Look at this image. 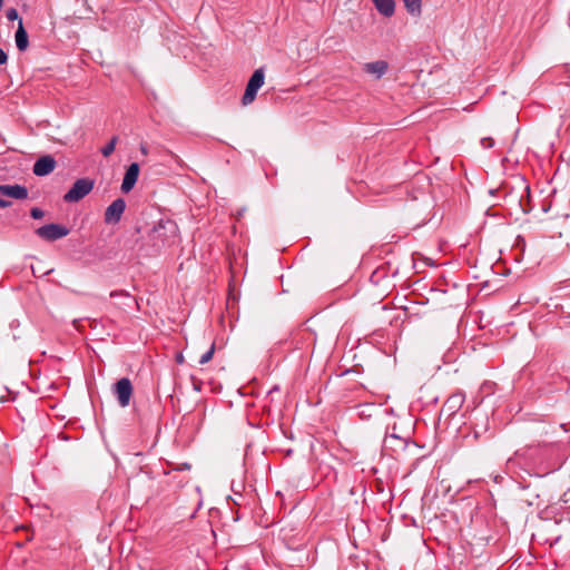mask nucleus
Segmentation results:
<instances>
[{"label":"nucleus","instance_id":"obj_15","mask_svg":"<svg viewBox=\"0 0 570 570\" xmlns=\"http://www.w3.org/2000/svg\"><path fill=\"white\" fill-rule=\"evenodd\" d=\"M117 142H118V137L114 136L110 139V141L101 149V154L105 157H109L115 151Z\"/></svg>","mask_w":570,"mask_h":570},{"label":"nucleus","instance_id":"obj_13","mask_svg":"<svg viewBox=\"0 0 570 570\" xmlns=\"http://www.w3.org/2000/svg\"><path fill=\"white\" fill-rule=\"evenodd\" d=\"M375 8L385 17H391L395 11L394 0H373Z\"/></svg>","mask_w":570,"mask_h":570},{"label":"nucleus","instance_id":"obj_2","mask_svg":"<svg viewBox=\"0 0 570 570\" xmlns=\"http://www.w3.org/2000/svg\"><path fill=\"white\" fill-rule=\"evenodd\" d=\"M94 180L90 178L77 179L72 187L65 194L66 203H77L86 197L94 189Z\"/></svg>","mask_w":570,"mask_h":570},{"label":"nucleus","instance_id":"obj_9","mask_svg":"<svg viewBox=\"0 0 570 570\" xmlns=\"http://www.w3.org/2000/svg\"><path fill=\"white\" fill-rule=\"evenodd\" d=\"M138 176L139 165L137 163H132L125 173L121 184V191L125 194L129 193L137 183Z\"/></svg>","mask_w":570,"mask_h":570},{"label":"nucleus","instance_id":"obj_22","mask_svg":"<svg viewBox=\"0 0 570 570\" xmlns=\"http://www.w3.org/2000/svg\"><path fill=\"white\" fill-rule=\"evenodd\" d=\"M7 18L10 21L19 19L18 11L14 8H11L7 11Z\"/></svg>","mask_w":570,"mask_h":570},{"label":"nucleus","instance_id":"obj_20","mask_svg":"<svg viewBox=\"0 0 570 570\" xmlns=\"http://www.w3.org/2000/svg\"><path fill=\"white\" fill-rule=\"evenodd\" d=\"M481 146L483 148H492L494 146V140L491 137H485L481 139Z\"/></svg>","mask_w":570,"mask_h":570},{"label":"nucleus","instance_id":"obj_5","mask_svg":"<svg viewBox=\"0 0 570 570\" xmlns=\"http://www.w3.org/2000/svg\"><path fill=\"white\" fill-rule=\"evenodd\" d=\"M36 234L48 242H55L60 239L69 234V229L59 224H47L39 227L36 230Z\"/></svg>","mask_w":570,"mask_h":570},{"label":"nucleus","instance_id":"obj_1","mask_svg":"<svg viewBox=\"0 0 570 570\" xmlns=\"http://www.w3.org/2000/svg\"><path fill=\"white\" fill-rule=\"evenodd\" d=\"M178 237V226L171 219H160L148 233V239L151 243L153 254L161 248L175 244Z\"/></svg>","mask_w":570,"mask_h":570},{"label":"nucleus","instance_id":"obj_24","mask_svg":"<svg viewBox=\"0 0 570 570\" xmlns=\"http://www.w3.org/2000/svg\"><path fill=\"white\" fill-rule=\"evenodd\" d=\"M11 206V202L10 200H6L3 198H0V208H6V207H9Z\"/></svg>","mask_w":570,"mask_h":570},{"label":"nucleus","instance_id":"obj_19","mask_svg":"<svg viewBox=\"0 0 570 570\" xmlns=\"http://www.w3.org/2000/svg\"><path fill=\"white\" fill-rule=\"evenodd\" d=\"M118 296H124L126 298L135 301V298H132L129 293H127L126 291H122V289H120V291H112L110 293V297H118Z\"/></svg>","mask_w":570,"mask_h":570},{"label":"nucleus","instance_id":"obj_4","mask_svg":"<svg viewBox=\"0 0 570 570\" xmlns=\"http://www.w3.org/2000/svg\"><path fill=\"white\" fill-rule=\"evenodd\" d=\"M112 392L121 407L128 406L134 392L131 381L128 377L118 380L114 384Z\"/></svg>","mask_w":570,"mask_h":570},{"label":"nucleus","instance_id":"obj_23","mask_svg":"<svg viewBox=\"0 0 570 570\" xmlns=\"http://www.w3.org/2000/svg\"><path fill=\"white\" fill-rule=\"evenodd\" d=\"M8 60V56L3 49L0 48V65H4Z\"/></svg>","mask_w":570,"mask_h":570},{"label":"nucleus","instance_id":"obj_17","mask_svg":"<svg viewBox=\"0 0 570 570\" xmlns=\"http://www.w3.org/2000/svg\"><path fill=\"white\" fill-rule=\"evenodd\" d=\"M384 276H385L384 268H383V267H381V268L375 269V271L372 273V275H371V281H372L373 283L377 284V283L380 282V279H381L382 277H384Z\"/></svg>","mask_w":570,"mask_h":570},{"label":"nucleus","instance_id":"obj_18","mask_svg":"<svg viewBox=\"0 0 570 570\" xmlns=\"http://www.w3.org/2000/svg\"><path fill=\"white\" fill-rule=\"evenodd\" d=\"M30 215L32 218L35 219H41L43 216H45V213L42 209L38 208V207H33L31 210H30Z\"/></svg>","mask_w":570,"mask_h":570},{"label":"nucleus","instance_id":"obj_11","mask_svg":"<svg viewBox=\"0 0 570 570\" xmlns=\"http://www.w3.org/2000/svg\"><path fill=\"white\" fill-rule=\"evenodd\" d=\"M389 69V65L384 60L367 62L364 65V71L381 78Z\"/></svg>","mask_w":570,"mask_h":570},{"label":"nucleus","instance_id":"obj_7","mask_svg":"<svg viewBox=\"0 0 570 570\" xmlns=\"http://www.w3.org/2000/svg\"><path fill=\"white\" fill-rule=\"evenodd\" d=\"M56 160L52 156L46 155L37 159L33 165L32 171L36 176L42 177L51 174L56 168Z\"/></svg>","mask_w":570,"mask_h":570},{"label":"nucleus","instance_id":"obj_16","mask_svg":"<svg viewBox=\"0 0 570 570\" xmlns=\"http://www.w3.org/2000/svg\"><path fill=\"white\" fill-rule=\"evenodd\" d=\"M214 353H215V344L213 343L210 345L209 350L200 356L199 364L203 365V364L208 363L213 358Z\"/></svg>","mask_w":570,"mask_h":570},{"label":"nucleus","instance_id":"obj_26","mask_svg":"<svg viewBox=\"0 0 570 570\" xmlns=\"http://www.w3.org/2000/svg\"><path fill=\"white\" fill-rule=\"evenodd\" d=\"M141 153H142V154H147V148L142 146V147H141Z\"/></svg>","mask_w":570,"mask_h":570},{"label":"nucleus","instance_id":"obj_25","mask_svg":"<svg viewBox=\"0 0 570 570\" xmlns=\"http://www.w3.org/2000/svg\"><path fill=\"white\" fill-rule=\"evenodd\" d=\"M183 361H184L183 355H181V354H180V355H178V356H177V362H178V363H183Z\"/></svg>","mask_w":570,"mask_h":570},{"label":"nucleus","instance_id":"obj_12","mask_svg":"<svg viewBox=\"0 0 570 570\" xmlns=\"http://www.w3.org/2000/svg\"><path fill=\"white\" fill-rule=\"evenodd\" d=\"M16 45L19 51H26L29 46L28 33L22 24V20L19 19V26L16 31Z\"/></svg>","mask_w":570,"mask_h":570},{"label":"nucleus","instance_id":"obj_3","mask_svg":"<svg viewBox=\"0 0 570 570\" xmlns=\"http://www.w3.org/2000/svg\"><path fill=\"white\" fill-rule=\"evenodd\" d=\"M265 80V73L263 68H258L254 71L252 77L249 78L245 92L242 98V104L247 106L252 104L257 95V91L262 88Z\"/></svg>","mask_w":570,"mask_h":570},{"label":"nucleus","instance_id":"obj_8","mask_svg":"<svg viewBox=\"0 0 570 570\" xmlns=\"http://www.w3.org/2000/svg\"><path fill=\"white\" fill-rule=\"evenodd\" d=\"M464 401L465 395L462 392L453 393L444 402L442 412H445L449 416H452L462 407Z\"/></svg>","mask_w":570,"mask_h":570},{"label":"nucleus","instance_id":"obj_10","mask_svg":"<svg viewBox=\"0 0 570 570\" xmlns=\"http://www.w3.org/2000/svg\"><path fill=\"white\" fill-rule=\"evenodd\" d=\"M0 195L14 199H26L28 197V189L18 184L0 185Z\"/></svg>","mask_w":570,"mask_h":570},{"label":"nucleus","instance_id":"obj_21","mask_svg":"<svg viewBox=\"0 0 570 570\" xmlns=\"http://www.w3.org/2000/svg\"><path fill=\"white\" fill-rule=\"evenodd\" d=\"M169 465L171 466V471H183V470L190 469V464H188V463H181V464H176V465H174L173 463H169Z\"/></svg>","mask_w":570,"mask_h":570},{"label":"nucleus","instance_id":"obj_6","mask_svg":"<svg viewBox=\"0 0 570 570\" xmlns=\"http://www.w3.org/2000/svg\"><path fill=\"white\" fill-rule=\"evenodd\" d=\"M126 209V202L122 198L115 199L105 210V223L117 224L120 222Z\"/></svg>","mask_w":570,"mask_h":570},{"label":"nucleus","instance_id":"obj_14","mask_svg":"<svg viewBox=\"0 0 570 570\" xmlns=\"http://www.w3.org/2000/svg\"><path fill=\"white\" fill-rule=\"evenodd\" d=\"M406 11L415 17L421 16L422 0H403Z\"/></svg>","mask_w":570,"mask_h":570}]
</instances>
